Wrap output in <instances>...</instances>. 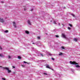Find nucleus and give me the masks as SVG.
<instances>
[{
	"mask_svg": "<svg viewBox=\"0 0 80 80\" xmlns=\"http://www.w3.org/2000/svg\"><path fill=\"white\" fill-rule=\"evenodd\" d=\"M70 64L72 65H78V63H77L75 61H70Z\"/></svg>",
	"mask_w": 80,
	"mask_h": 80,
	"instance_id": "f257e3e1",
	"label": "nucleus"
},
{
	"mask_svg": "<svg viewBox=\"0 0 80 80\" xmlns=\"http://www.w3.org/2000/svg\"><path fill=\"white\" fill-rule=\"evenodd\" d=\"M13 25L15 28H17V24L15 22H13Z\"/></svg>",
	"mask_w": 80,
	"mask_h": 80,
	"instance_id": "f03ea898",
	"label": "nucleus"
},
{
	"mask_svg": "<svg viewBox=\"0 0 80 80\" xmlns=\"http://www.w3.org/2000/svg\"><path fill=\"white\" fill-rule=\"evenodd\" d=\"M0 22H2V23H4L5 22V21L3 20V19L2 18H0Z\"/></svg>",
	"mask_w": 80,
	"mask_h": 80,
	"instance_id": "7ed1b4c3",
	"label": "nucleus"
},
{
	"mask_svg": "<svg viewBox=\"0 0 80 80\" xmlns=\"http://www.w3.org/2000/svg\"><path fill=\"white\" fill-rule=\"evenodd\" d=\"M28 23L29 24V25H32V22H31V21H30V20H28Z\"/></svg>",
	"mask_w": 80,
	"mask_h": 80,
	"instance_id": "20e7f679",
	"label": "nucleus"
},
{
	"mask_svg": "<svg viewBox=\"0 0 80 80\" xmlns=\"http://www.w3.org/2000/svg\"><path fill=\"white\" fill-rule=\"evenodd\" d=\"M62 37L64 38H66V35L64 33H63L62 34Z\"/></svg>",
	"mask_w": 80,
	"mask_h": 80,
	"instance_id": "39448f33",
	"label": "nucleus"
},
{
	"mask_svg": "<svg viewBox=\"0 0 80 80\" xmlns=\"http://www.w3.org/2000/svg\"><path fill=\"white\" fill-rule=\"evenodd\" d=\"M4 68V69H5V70H6L8 71V69H9V68L6 67H4V68Z\"/></svg>",
	"mask_w": 80,
	"mask_h": 80,
	"instance_id": "423d86ee",
	"label": "nucleus"
},
{
	"mask_svg": "<svg viewBox=\"0 0 80 80\" xmlns=\"http://www.w3.org/2000/svg\"><path fill=\"white\" fill-rule=\"evenodd\" d=\"M46 68H49V69H50V68L49 67V65H47L46 66Z\"/></svg>",
	"mask_w": 80,
	"mask_h": 80,
	"instance_id": "0eeeda50",
	"label": "nucleus"
},
{
	"mask_svg": "<svg viewBox=\"0 0 80 80\" xmlns=\"http://www.w3.org/2000/svg\"><path fill=\"white\" fill-rule=\"evenodd\" d=\"M8 73H11L12 72V71H11V70H10L9 69L8 70Z\"/></svg>",
	"mask_w": 80,
	"mask_h": 80,
	"instance_id": "6e6552de",
	"label": "nucleus"
},
{
	"mask_svg": "<svg viewBox=\"0 0 80 80\" xmlns=\"http://www.w3.org/2000/svg\"><path fill=\"white\" fill-rule=\"evenodd\" d=\"M25 32L26 33H27V34H29V32L27 31H25Z\"/></svg>",
	"mask_w": 80,
	"mask_h": 80,
	"instance_id": "1a4fd4ad",
	"label": "nucleus"
},
{
	"mask_svg": "<svg viewBox=\"0 0 80 80\" xmlns=\"http://www.w3.org/2000/svg\"><path fill=\"white\" fill-rule=\"evenodd\" d=\"M8 59H11L12 58V57H11L9 55L8 56Z\"/></svg>",
	"mask_w": 80,
	"mask_h": 80,
	"instance_id": "9d476101",
	"label": "nucleus"
},
{
	"mask_svg": "<svg viewBox=\"0 0 80 80\" xmlns=\"http://www.w3.org/2000/svg\"><path fill=\"white\" fill-rule=\"evenodd\" d=\"M0 57H4V56L2 54H0Z\"/></svg>",
	"mask_w": 80,
	"mask_h": 80,
	"instance_id": "9b49d317",
	"label": "nucleus"
},
{
	"mask_svg": "<svg viewBox=\"0 0 80 80\" xmlns=\"http://www.w3.org/2000/svg\"><path fill=\"white\" fill-rule=\"evenodd\" d=\"M62 54H63L62 53L60 52L59 53V56H60L62 55Z\"/></svg>",
	"mask_w": 80,
	"mask_h": 80,
	"instance_id": "f8f14e48",
	"label": "nucleus"
},
{
	"mask_svg": "<svg viewBox=\"0 0 80 80\" xmlns=\"http://www.w3.org/2000/svg\"><path fill=\"white\" fill-rule=\"evenodd\" d=\"M5 33H8V30H6L4 32Z\"/></svg>",
	"mask_w": 80,
	"mask_h": 80,
	"instance_id": "ddd939ff",
	"label": "nucleus"
},
{
	"mask_svg": "<svg viewBox=\"0 0 80 80\" xmlns=\"http://www.w3.org/2000/svg\"><path fill=\"white\" fill-rule=\"evenodd\" d=\"M74 41L75 42H77V39L76 38H74Z\"/></svg>",
	"mask_w": 80,
	"mask_h": 80,
	"instance_id": "4468645a",
	"label": "nucleus"
},
{
	"mask_svg": "<svg viewBox=\"0 0 80 80\" xmlns=\"http://www.w3.org/2000/svg\"><path fill=\"white\" fill-rule=\"evenodd\" d=\"M75 67H77V68H78V67H80V66H79V65H76L75 66Z\"/></svg>",
	"mask_w": 80,
	"mask_h": 80,
	"instance_id": "2eb2a0df",
	"label": "nucleus"
},
{
	"mask_svg": "<svg viewBox=\"0 0 80 80\" xmlns=\"http://www.w3.org/2000/svg\"><path fill=\"white\" fill-rule=\"evenodd\" d=\"M24 63H27L28 64V63L25 62V61H23Z\"/></svg>",
	"mask_w": 80,
	"mask_h": 80,
	"instance_id": "dca6fc26",
	"label": "nucleus"
},
{
	"mask_svg": "<svg viewBox=\"0 0 80 80\" xmlns=\"http://www.w3.org/2000/svg\"><path fill=\"white\" fill-rule=\"evenodd\" d=\"M61 48H62V49L63 50L65 49V48H64V47L62 46L61 47Z\"/></svg>",
	"mask_w": 80,
	"mask_h": 80,
	"instance_id": "f3484780",
	"label": "nucleus"
},
{
	"mask_svg": "<svg viewBox=\"0 0 80 80\" xmlns=\"http://www.w3.org/2000/svg\"><path fill=\"white\" fill-rule=\"evenodd\" d=\"M71 15L73 17H75V15H74L73 14H72Z\"/></svg>",
	"mask_w": 80,
	"mask_h": 80,
	"instance_id": "a211bd4d",
	"label": "nucleus"
},
{
	"mask_svg": "<svg viewBox=\"0 0 80 80\" xmlns=\"http://www.w3.org/2000/svg\"><path fill=\"white\" fill-rule=\"evenodd\" d=\"M2 80H6V79L5 78H2Z\"/></svg>",
	"mask_w": 80,
	"mask_h": 80,
	"instance_id": "6ab92c4d",
	"label": "nucleus"
},
{
	"mask_svg": "<svg viewBox=\"0 0 80 80\" xmlns=\"http://www.w3.org/2000/svg\"><path fill=\"white\" fill-rule=\"evenodd\" d=\"M55 36L56 37H57V38H58L59 37V36L58 35H55Z\"/></svg>",
	"mask_w": 80,
	"mask_h": 80,
	"instance_id": "aec40b11",
	"label": "nucleus"
},
{
	"mask_svg": "<svg viewBox=\"0 0 80 80\" xmlns=\"http://www.w3.org/2000/svg\"><path fill=\"white\" fill-rule=\"evenodd\" d=\"M18 58L19 59H21V57H20V56H18Z\"/></svg>",
	"mask_w": 80,
	"mask_h": 80,
	"instance_id": "412c9836",
	"label": "nucleus"
},
{
	"mask_svg": "<svg viewBox=\"0 0 80 80\" xmlns=\"http://www.w3.org/2000/svg\"><path fill=\"white\" fill-rule=\"evenodd\" d=\"M24 11H25V10H27V8H24Z\"/></svg>",
	"mask_w": 80,
	"mask_h": 80,
	"instance_id": "4be33fe9",
	"label": "nucleus"
},
{
	"mask_svg": "<svg viewBox=\"0 0 80 80\" xmlns=\"http://www.w3.org/2000/svg\"><path fill=\"white\" fill-rule=\"evenodd\" d=\"M37 38H38V39H40V37H37Z\"/></svg>",
	"mask_w": 80,
	"mask_h": 80,
	"instance_id": "5701e85b",
	"label": "nucleus"
},
{
	"mask_svg": "<svg viewBox=\"0 0 80 80\" xmlns=\"http://www.w3.org/2000/svg\"><path fill=\"white\" fill-rule=\"evenodd\" d=\"M68 30H70V28L69 27H68Z\"/></svg>",
	"mask_w": 80,
	"mask_h": 80,
	"instance_id": "b1692460",
	"label": "nucleus"
},
{
	"mask_svg": "<svg viewBox=\"0 0 80 80\" xmlns=\"http://www.w3.org/2000/svg\"><path fill=\"white\" fill-rule=\"evenodd\" d=\"M49 55H50V56H51L52 55V54H51L50 53H49Z\"/></svg>",
	"mask_w": 80,
	"mask_h": 80,
	"instance_id": "393cba45",
	"label": "nucleus"
},
{
	"mask_svg": "<svg viewBox=\"0 0 80 80\" xmlns=\"http://www.w3.org/2000/svg\"><path fill=\"white\" fill-rule=\"evenodd\" d=\"M44 75H47V74L46 73H44Z\"/></svg>",
	"mask_w": 80,
	"mask_h": 80,
	"instance_id": "a878e982",
	"label": "nucleus"
},
{
	"mask_svg": "<svg viewBox=\"0 0 80 80\" xmlns=\"http://www.w3.org/2000/svg\"><path fill=\"white\" fill-rule=\"evenodd\" d=\"M52 60H54V58H52Z\"/></svg>",
	"mask_w": 80,
	"mask_h": 80,
	"instance_id": "bb28decb",
	"label": "nucleus"
},
{
	"mask_svg": "<svg viewBox=\"0 0 80 80\" xmlns=\"http://www.w3.org/2000/svg\"><path fill=\"white\" fill-rule=\"evenodd\" d=\"M22 67H25V66L23 65H22Z\"/></svg>",
	"mask_w": 80,
	"mask_h": 80,
	"instance_id": "cd10ccee",
	"label": "nucleus"
},
{
	"mask_svg": "<svg viewBox=\"0 0 80 80\" xmlns=\"http://www.w3.org/2000/svg\"><path fill=\"white\" fill-rule=\"evenodd\" d=\"M54 24H56V22L55 21L54 22Z\"/></svg>",
	"mask_w": 80,
	"mask_h": 80,
	"instance_id": "c85d7f7f",
	"label": "nucleus"
},
{
	"mask_svg": "<svg viewBox=\"0 0 80 80\" xmlns=\"http://www.w3.org/2000/svg\"><path fill=\"white\" fill-rule=\"evenodd\" d=\"M0 49L1 50H2V47H1L0 46Z\"/></svg>",
	"mask_w": 80,
	"mask_h": 80,
	"instance_id": "c756f323",
	"label": "nucleus"
},
{
	"mask_svg": "<svg viewBox=\"0 0 80 80\" xmlns=\"http://www.w3.org/2000/svg\"><path fill=\"white\" fill-rule=\"evenodd\" d=\"M41 55L42 57H43V55L42 54H41Z\"/></svg>",
	"mask_w": 80,
	"mask_h": 80,
	"instance_id": "7c9ffc66",
	"label": "nucleus"
},
{
	"mask_svg": "<svg viewBox=\"0 0 80 80\" xmlns=\"http://www.w3.org/2000/svg\"><path fill=\"white\" fill-rule=\"evenodd\" d=\"M12 68H15V66H12Z\"/></svg>",
	"mask_w": 80,
	"mask_h": 80,
	"instance_id": "2f4dec72",
	"label": "nucleus"
},
{
	"mask_svg": "<svg viewBox=\"0 0 80 80\" xmlns=\"http://www.w3.org/2000/svg\"><path fill=\"white\" fill-rule=\"evenodd\" d=\"M1 2L2 3H4V2H3V1H2Z\"/></svg>",
	"mask_w": 80,
	"mask_h": 80,
	"instance_id": "473e14b6",
	"label": "nucleus"
},
{
	"mask_svg": "<svg viewBox=\"0 0 80 80\" xmlns=\"http://www.w3.org/2000/svg\"><path fill=\"white\" fill-rule=\"evenodd\" d=\"M70 27H72V24H70Z\"/></svg>",
	"mask_w": 80,
	"mask_h": 80,
	"instance_id": "72a5a7b5",
	"label": "nucleus"
},
{
	"mask_svg": "<svg viewBox=\"0 0 80 80\" xmlns=\"http://www.w3.org/2000/svg\"><path fill=\"white\" fill-rule=\"evenodd\" d=\"M33 9H32L31 10V11H33Z\"/></svg>",
	"mask_w": 80,
	"mask_h": 80,
	"instance_id": "f704fd0d",
	"label": "nucleus"
},
{
	"mask_svg": "<svg viewBox=\"0 0 80 80\" xmlns=\"http://www.w3.org/2000/svg\"><path fill=\"white\" fill-rule=\"evenodd\" d=\"M13 74H15V72H13Z\"/></svg>",
	"mask_w": 80,
	"mask_h": 80,
	"instance_id": "c9c22d12",
	"label": "nucleus"
},
{
	"mask_svg": "<svg viewBox=\"0 0 80 80\" xmlns=\"http://www.w3.org/2000/svg\"><path fill=\"white\" fill-rule=\"evenodd\" d=\"M59 25H60V23H58Z\"/></svg>",
	"mask_w": 80,
	"mask_h": 80,
	"instance_id": "e433bc0d",
	"label": "nucleus"
},
{
	"mask_svg": "<svg viewBox=\"0 0 80 80\" xmlns=\"http://www.w3.org/2000/svg\"><path fill=\"white\" fill-rule=\"evenodd\" d=\"M69 26H70V24H69Z\"/></svg>",
	"mask_w": 80,
	"mask_h": 80,
	"instance_id": "4c0bfd02",
	"label": "nucleus"
},
{
	"mask_svg": "<svg viewBox=\"0 0 80 80\" xmlns=\"http://www.w3.org/2000/svg\"><path fill=\"white\" fill-rule=\"evenodd\" d=\"M0 67H1V68H2V66H0Z\"/></svg>",
	"mask_w": 80,
	"mask_h": 80,
	"instance_id": "58836bf2",
	"label": "nucleus"
},
{
	"mask_svg": "<svg viewBox=\"0 0 80 80\" xmlns=\"http://www.w3.org/2000/svg\"><path fill=\"white\" fill-rule=\"evenodd\" d=\"M33 43V44H34V43Z\"/></svg>",
	"mask_w": 80,
	"mask_h": 80,
	"instance_id": "ea45409f",
	"label": "nucleus"
},
{
	"mask_svg": "<svg viewBox=\"0 0 80 80\" xmlns=\"http://www.w3.org/2000/svg\"><path fill=\"white\" fill-rule=\"evenodd\" d=\"M62 25H63V24H62Z\"/></svg>",
	"mask_w": 80,
	"mask_h": 80,
	"instance_id": "a19ab883",
	"label": "nucleus"
},
{
	"mask_svg": "<svg viewBox=\"0 0 80 80\" xmlns=\"http://www.w3.org/2000/svg\"><path fill=\"white\" fill-rule=\"evenodd\" d=\"M69 62L70 63V61Z\"/></svg>",
	"mask_w": 80,
	"mask_h": 80,
	"instance_id": "79ce46f5",
	"label": "nucleus"
},
{
	"mask_svg": "<svg viewBox=\"0 0 80 80\" xmlns=\"http://www.w3.org/2000/svg\"><path fill=\"white\" fill-rule=\"evenodd\" d=\"M51 22H52V21H51Z\"/></svg>",
	"mask_w": 80,
	"mask_h": 80,
	"instance_id": "37998d69",
	"label": "nucleus"
}]
</instances>
